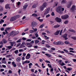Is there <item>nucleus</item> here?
Listing matches in <instances>:
<instances>
[{
  "mask_svg": "<svg viewBox=\"0 0 76 76\" xmlns=\"http://www.w3.org/2000/svg\"><path fill=\"white\" fill-rule=\"evenodd\" d=\"M10 5L9 4H7L5 5V7L6 9H10Z\"/></svg>",
  "mask_w": 76,
  "mask_h": 76,
  "instance_id": "14",
  "label": "nucleus"
},
{
  "mask_svg": "<svg viewBox=\"0 0 76 76\" xmlns=\"http://www.w3.org/2000/svg\"><path fill=\"white\" fill-rule=\"evenodd\" d=\"M68 54H69L70 55H71V56H74V54H73L72 53H70V52H69L67 53Z\"/></svg>",
  "mask_w": 76,
  "mask_h": 76,
  "instance_id": "42",
  "label": "nucleus"
},
{
  "mask_svg": "<svg viewBox=\"0 0 76 76\" xmlns=\"http://www.w3.org/2000/svg\"><path fill=\"white\" fill-rule=\"evenodd\" d=\"M72 60L74 62H76V59H73Z\"/></svg>",
  "mask_w": 76,
  "mask_h": 76,
  "instance_id": "63",
  "label": "nucleus"
},
{
  "mask_svg": "<svg viewBox=\"0 0 76 76\" xmlns=\"http://www.w3.org/2000/svg\"><path fill=\"white\" fill-rule=\"evenodd\" d=\"M20 57H18V58H17L16 59V61H17V62H20Z\"/></svg>",
  "mask_w": 76,
  "mask_h": 76,
  "instance_id": "17",
  "label": "nucleus"
},
{
  "mask_svg": "<svg viewBox=\"0 0 76 76\" xmlns=\"http://www.w3.org/2000/svg\"><path fill=\"white\" fill-rule=\"evenodd\" d=\"M26 46L22 45L21 44L20 45V48H24V47H25Z\"/></svg>",
  "mask_w": 76,
  "mask_h": 76,
  "instance_id": "24",
  "label": "nucleus"
},
{
  "mask_svg": "<svg viewBox=\"0 0 76 76\" xmlns=\"http://www.w3.org/2000/svg\"><path fill=\"white\" fill-rule=\"evenodd\" d=\"M32 29H33V31H34V32H36V31H37V28L34 29V28H33Z\"/></svg>",
  "mask_w": 76,
  "mask_h": 76,
  "instance_id": "39",
  "label": "nucleus"
},
{
  "mask_svg": "<svg viewBox=\"0 0 76 76\" xmlns=\"http://www.w3.org/2000/svg\"><path fill=\"white\" fill-rule=\"evenodd\" d=\"M69 31L70 32H74V33L75 32V31L72 29H69Z\"/></svg>",
  "mask_w": 76,
  "mask_h": 76,
  "instance_id": "38",
  "label": "nucleus"
},
{
  "mask_svg": "<svg viewBox=\"0 0 76 76\" xmlns=\"http://www.w3.org/2000/svg\"><path fill=\"white\" fill-rule=\"evenodd\" d=\"M61 61H62V60H60L58 61H57V62L58 63H59V64H61Z\"/></svg>",
  "mask_w": 76,
  "mask_h": 76,
  "instance_id": "35",
  "label": "nucleus"
},
{
  "mask_svg": "<svg viewBox=\"0 0 76 76\" xmlns=\"http://www.w3.org/2000/svg\"><path fill=\"white\" fill-rule=\"evenodd\" d=\"M3 11V8L2 7H0V12H2Z\"/></svg>",
  "mask_w": 76,
  "mask_h": 76,
  "instance_id": "33",
  "label": "nucleus"
},
{
  "mask_svg": "<svg viewBox=\"0 0 76 76\" xmlns=\"http://www.w3.org/2000/svg\"><path fill=\"white\" fill-rule=\"evenodd\" d=\"M66 3V1L64 0H62L61 2V3H62L63 4H64V3Z\"/></svg>",
  "mask_w": 76,
  "mask_h": 76,
  "instance_id": "36",
  "label": "nucleus"
},
{
  "mask_svg": "<svg viewBox=\"0 0 76 76\" xmlns=\"http://www.w3.org/2000/svg\"><path fill=\"white\" fill-rule=\"evenodd\" d=\"M19 52L20 53V52H23L24 50H23V49H20L19 50Z\"/></svg>",
  "mask_w": 76,
  "mask_h": 76,
  "instance_id": "43",
  "label": "nucleus"
},
{
  "mask_svg": "<svg viewBox=\"0 0 76 76\" xmlns=\"http://www.w3.org/2000/svg\"><path fill=\"white\" fill-rule=\"evenodd\" d=\"M2 41L4 44H6V43H7V41H6V40H5V39H3Z\"/></svg>",
  "mask_w": 76,
  "mask_h": 76,
  "instance_id": "26",
  "label": "nucleus"
},
{
  "mask_svg": "<svg viewBox=\"0 0 76 76\" xmlns=\"http://www.w3.org/2000/svg\"><path fill=\"white\" fill-rule=\"evenodd\" d=\"M60 27V25H57L54 26V28H58Z\"/></svg>",
  "mask_w": 76,
  "mask_h": 76,
  "instance_id": "31",
  "label": "nucleus"
},
{
  "mask_svg": "<svg viewBox=\"0 0 76 76\" xmlns=\"http://www.w3.org/2000/svg\"><path fill=\"white\" fill-rule=\"evenodd\" d=\"M58 4V1L54 3V7H56V6H57V5Z\"/></svg>",
  "mask_w": 76,
  "mask_h": 76,
  "instance_id": "18",
  "label": "nucleus"
},
{
  "mask_svg": "<svg viewBox=\"0 0 76 76\" xmlns=\"http://www.w3.org/2000/svg\"><path fill=\"white\" fill-rule=\"evenodd\" d=\"M35 35L36 37V38H38V37H39V36L38 35V34H37V33H35Z\"/></svg>",
  "mask_w": 76,
  "mask_h": 76,
  "instance_id": "46",
  "label": "nucleus"
},
{
  "mask_svg": "<svg viewBox=\"0 0 76 76\" xmlns=\"http://www.w3.org/2000/svg\"><path fill=\"white\" fill-rule=\"evenodd\" d=\"M64 43L66 44H70V43L68 41H66Z\"/></svg>",
  "mask_w": 76,
  "mask_h": 76,
  "instance_id": "37",
  "label": "nucleus"
},
{
  "mask_svg": "<svg viewBox=\"0 0 76 76\" xmlns=\"http://www.w3.org/2000/svg\"><path fill=\"white\" fill-rule=\"evenodd\" d=\"M56 12L59 13H61L62 11L64 10V8H62L61 6H58L57 7L56 10Z\"/></svg>",
  "mask_w": 76,
  "mask_h": 76,
  "instance_id": "1",
  "label": "nucleus"
},
{
  "mask_svg": "<svg viewBox=\"0 0 76 76\" xmlns=\"http://www.w3.org/2000/svg\"><path fill=\"white\" fill-rule=\"evenodd\" d=\"M69 16L68 15H62L61 17V18L62 19H67L68 18H69Z\"/></svg>",
  "mask_w": 76,
  "mask_h": 76,
  "instance_id": "4",
  "label": "nucleus"
},
{
  "mask_svg": "<svg viewBox=\"0 0 76 76\" xmlns=\"http://www.w3.org/2000/svg\"><path fill=\"white\" fill-rule=\"evenodd\" d=\"M32 16H33L34 17H36L37 16V14L35 13H33L32 15Z\"/></svg>",
  "mask_w": 76,
  "mask_h": 76,
  "instance_id": "27",
  "label": "nucleus"
},
{
  "mask_svg": "<svg viewBox=\"0 0 76 76\" xmlns=\"http://www.w3.org/2000/svg\"><path fill=\"white\" fill-rule=\"evenodd\" d=\"M31 58V54L29 53H28L26 56V60H28Z\"/></svg>",
  "mask_w": 76,
  "mask_h": 76,
  "instance_id": "8",
  "label": "nucleus"
},
{
  "mask_svg": "<svg viewBox=\"0 0 76 76\" xmlns=\"http://www.w3.org/2000/svg\"><path fill=\"white\" fill-rule=\"evenodd\" d=\"M62 32H63V30L62 29L61 30V31L59 35H61V34H62Z\"/></svg>",
  "mask_w": 76,
  "mask_h": 76,
  "instance_id": "51",
  "label": "nucleus"
},
{
  "mask_svg": "<svg viewBox=\"0 0 76 76\" xmlns=\"http://www.w3.org/2000/svg\"><path fill=\"white\" fill-rule=\"evenodd\" d=\"M60 31V30L57 31L55 33V35H58V34H59V33Z\"/></svg>",
  "mask_w": 76,
  "mask_h": 76,
  "instance_id": "20",
  "label": "nucleus"
},
{
  "mask_svg": "<svg viewBox=\"0 0 76 76\" xmlns=\"http://www.w3.org/2000/svg\"><path fill=\"white\" fill-rule=\"evenodd\" d=\"M20 16V15H16L15 16V18H19Z\"/></svg>",
  "mask_w": 76,
  "mask_h": 76,
  "instance_id": "47",
  "label": "nucleus"
},
{
  "mask_svg": "<svg viewBox=\"0 0 76 76\" xmlns=\"http://www.w3.org/2000/svg\"><path fill=\"white\" fill-rule=\"evenodd\" d=\"M40 18H41V17H39L37 18V19H38V20H39L40 22L42 23L43 22L44 20H43V19H40Z\"/></svg>",
  "mask_w": 76,
  "mask_h": 76,
  "instance_id": "12",
  "label": "nucleus"
},
{
  "mask_svg": "<svg viewBox=\"0 0 76 76\" xmlns=\"http://www.w3.org/2000/svg\"><path fill=\"white\" fill-rule=\"evenodd\" d=\"M57 42H53V44H54L55 45H57Z\"/></svg>",
  "mask_w": 76,
  "mask_h": 76,
  "instance_id": "59",
  "label": "nucleus"
},
{
  "mask_svg": "<svg viewBox=\"0 0 76 76\" xmlns=\"http://www.w3.org/2000/svg\"><path fill=\"white\" fill-rule=\"evenodd\" d=\"M20 41H21V40L20 39H19L18 41H17V42H20Z\"/></svg>",
  "mask_w": 76,
  "mask_h": 76,
  "instance_id": "62",
  "label": "nucleus"
},
{
  "mask_svg": "<svg viewBox=\"0 0 76 76\" xmlns=\"http://www.w3.org/2000/svg\"><path fill=\"white\" fill-rule=\"evenodd\" d=\"M50 7H49L47 9L45 10V11L43 12V13H44V15H47V14H48V13H49V12H50Z\"/></svg>",
  "mask_w": 76,
  "mask_h": 76,
  "instance_id": "3",
  "label": "nucleus"
},
{
  "mask_svg": "<svg viewBox=\"0 0 76 76\" xmlns=\"http://www.w3.org/2000/svg\"><path fill=\"white\" fill-rule=\"evenodd\" d=\"M11 56H12V55H8L6 56V57L7 58V57H10Z\"/></svg>",
  "mask_w": 76,
  "mask_h": 76,
  "instance_id": "40",
  "label": "nucleus"
},
{
  "mask_svg": "<svg viewBox=\"0 0 76 76\" xmlns=\"http://www.w3.org/2000/svg\"><path fill=\"white\" fill-rule=\"evenodd\" d=\"M62 66H64L65 65V64L63 62L60 65Z\"/></svg>",
  "mask_w": 76,
  "mask_h": 76,
  "instance_id": "49",
  "label": "nucleus"
},
{
  "mask_svg": "<svg viewBox=\"0 0 76 76\" xmlns=\"http://www.w3.org/2000/svg\"><path fill=\"white\" fill-rule=\"evenodd\" d=\"M2 62L4 64H6V61H2Z\"/></svg>",
  "mask_w": 76,
  "mask_h": 76,
  "instance_id": "50",
  "label": "nucleus"
},
{
  "mask_svg": "<svg viewBox=\"0 0 76 76\" xmlns=\"http://www.w3.org/2000/svg\"><path fill=\"white\" fill-rule=\"evenodd\" d=\"M37 6V4H34L32 6L33 8H35Z\"/></svg>",
  "mask_w": 76,
  "mask_h": 76,
  "instance_id": "32",
  "label": "nucleus"
},
{
  "mask_svg": "<svg viewBox=\"0 0 76 76\" xmlns=\"http://www.w3.org/2000/svg\"><path fill=\"white\" fill-rule=\"evenodd\" d=\"M50 16V14H48V15H46V17L47 18H49Z\"/></svg>",
  "mask_w": 76,
  "mask_h": 76,
  "instance_id": "48",
  "label": "nucleus"
},
{
  "mask_svg": "<svg viewBox=\"0 0 76 76\" xmlns=\"http://www.w3.org/2000/svg\"><path fill=\"white\" fill-rule=\"evenodd\" d=\"M71 5H72V3H70L69 4H68L67 6V7H68V8H69V7H70L71 6Z\"/></svg>",
  "mask_w": 76,
  "mask_h": 76,
  "instance_id": "28",
  "label": "nucleus"
},
{
  "mask_svg": "<svg viewBox=\"0 0 76 76\" xmlns=\"http://www.w3.org/2000/svg\"><path fill=\"white\" fill-rule=\"evenodd\" d=\"M21 71V70H20V69H19L18 70V71L19 75H20V71Z\"/></svg>",
  "mask_w": 76,
  "mask_h": 76,
  "instance_id": "58",
  "label": "nucleus"
},
{
  "mask_svg": "<svg viewBox=\"0 0 76 76\" xmlns=\"http://www.w3.org/2000/svg\"><path fill=\"white\" fill-rule=\"evenodd\" d=\"M45 26V24H42L39 27V28H42L44 27V26Z\"/></svg>",
  "mask_w": 76,
  "mask_h": 76,
  "instance_id": "23",
  "label": "nucleus"
},
{
  "mask_svg": "<svg viewBox=\"0 0 76 76\" xmlns=\"http://www.w3.org/2000/svg\"><path fill=\"white\" fill-rule=\"evenodd\" d=\"M67 69L68 70H69V71H71V70L72 69V68H68Z\"/></svg>",
  "mask_w": 76,
  "mask_h": 76,
  "instance_id": "53",
  "label": "nucleus"
},
{
  "mask_svg": "<svg viewBox=\"0 0 76 76\" xmlns=\"http://www.w3.org/2000/svg\"><path fill=\"white\" fill-rule=\"evenodd\" d=\"M45 62H46V63L50 64V62L49 61L46 60L45 61Z\"/></svg>",
  "mask_w": 76,
  "mask_h": 76,
  "instance_id": "60",
  "label": "nucleus"
},
{
  "mask_svg": "<svg viewBox=\"0 0 76 76\" xmlns=\"http://www.w3.org/2000/svg\"><path fill=\"white\" fill-rule=\"evenodd\" d=\"M48 66L50 68H52V66H51V65H50V64H48Z\"/></svg>",
  "mask_w": 76,
  "mask_h": 76,
  "instance_id": "45",
  "label": "nucleus"
},
{
  "mask_svg": "<svg viewBox=\"0 0 76 76\" xmlns=\"http://www.w3.org/2000/svg\"><path fill=\"white\" fill-rule=\"evenodd\" d=\"M64 23L65 24H67V23H68V21L66 20V21H65L64 22Z\"/></svg>",
  "mask_w": 76,
  "mask_h": 76,
  "instance_id": "56",
  "label": "nucleus"
},
{
  "mask_svg": "<svg viewBox=\"0 0 76 76\" xmlns=\"http://www.w3.org/2000/svg\"><path fill=\"white\" fill-rule=\"evenodd\" d=\"M37 23L35 22H32L31 25L33 27H35L37 25Z\"/></svg>",
  "mask_w": 76,
  "mask_h": 76,
  "instance_id": "6",
  "label": "nucleus"
},
{
  "mask_svg": "<svg viewBox=\"0 0 76 76\" xmlns=\"http://www.w3.org/2000/svg\"><path fill=\"white\" fill-rule=\"evenodd\" d=\"M21 3L20 2H18L16 3V6L17 7H19Z\"/></svg>",
  "mask_w": 76,
  "mask_h": 76,
  "instance_id": "13",
  "label": "nucleus"
},
{
  "mask_svg": "<svg viewBox=\"0 0 76 76\" xmlns=\"http://www.w3.org/2000/svg\"><path fill=\"white\" fill-rule=\"evenodd\" d=\"M12 64L13 65L14 67H16V64H15V62L13 61L12 63Z\"/></svg>",
  "mask_w": 76,
  "mask_h": 76,
  "instance_id": "22",
  "label": "nucleus"
},
{
  "mask_svg": "<svg viewBox=\"0 0 76 76\" xmlns=\"http://www.w3.org/2000/svg\"><path fill=\"white\" fill-rule=\"evenodd\" d=\"M55 20L56 21V22H59V23L61 22V19L58 17L56 18H55Z\"/></svg>",
  "mask_w": 76,
  "mask_h": 76,
  "instance_id": "7",
  "label": "nucleus"
},
{
  "mask_svg": "<svg viewBox=\"0 0 76 76\" xmlns=\"http://www.w3.org/2000/svg\"><path fill=\"white\" fill-rule=\"evenodd\" d=\"M71 38H72V39H76V37H71Z\"/></svg>",
  "mask_w": 76,
  "mask_h": 76,
  "instance_id": "55",
  "label": "nucleus"
},
{
  "mask_svg": "<svg viewBox=\"0 0 76 76\" xmlns=\"http://www.w3.org/2000/svg\"><path fill=\"white\" fill-rule=\"evenodd\" d=\"M14 33H15V31H12L11 33H10V35H12L13 34H14Z\"/></svg>",
  "mask_w": 76,
  "mask_h": 76,
  "instance_id": "41",
  "label": "nucleus"
},
{
  "mask_svg": "<svg viewBox=\"0 0 76 76\" xmlns=\"http://www.w3.org/2000/svg\"><path fill=\"white\" fill-rule=\"evenodd\" d=\"M45 55H46V56H47V57H51V55H50L48 53H45Z\"/></svg>",
  "mask_w": 76,
  "mask_h": 76,
  "instance_id": "25",
  "label": "nucleus"
},
{
  "mask_svg": "<svg viewBox=\"0 0 76 76\" xmlns=\"http://www.w3.org/2000/svg\"><path fill=\"white\" fill-rule=\"evenodd\" d=\"M28 5H25L23 7V9L25 10L28 7Z\"/></svg>",
  "mask_w": 76,
  "mask_h": 76,
  "instance_id": "21",
  "label": "nucleus"
},
{
  "mask_svg": "<svg viewBox=\"0 0 76 76\" xmlns=\"http://www.w3.org/2000/svg\"><path fill=\"white\" fill-rule=\"evenodd\" d=\"M63 44H64V42H62L59 41L57 42V45H63Z\"/></svg>",
  "mask_w": 76,
  "mask_h": 76,
  "instance_id": "9",
  "label": "nucleus"
},
{
  "mask_svg": "<svg viewBox=\"0 0 76 76\" xmlns=\"http://www.w3.org/2000/svg\"><path fill=\"white\" fill-rule=\"evenodd\" d=\"M15 53L16 54H18L19 53V51H18V50H17L15 51Z\"/></svg>",
  "mask_w": 76,
  "mask_h": 76,
  "instance_id": "30",
  "label": "nucleus"
},
{
  "mask_svg": "<svg viewBox=\"0 0 76 76\" xmlns=\"http://www.w3.org/2000/svg\"><path fill=\"white\" fill-rule=\"evenodd\" d=\"M64 51L65 52V53H68V50H67L66 49H64Z\"/></svg>",
  "mask_w": 76,
  "mask_h": 76,
  "instance_id": "52",
  "label": "nucleus"
},
{
  "mask_svg": "<svg viewBox=\"0 0 76 76\" xmlns=\"http://www.w3.org/2000/svg\"><path fill=\"white\" fill-rule=\"evenodd\" d=\"M10 45H11V46H9L7 47V48H8V49H11L12 48V47L13 46V44H15L14 42H10Z\"/></svg>",
  "mask_w": 76,
  "mask_h": 76,
  "instance_id": "5",
  "label": "nucleus"
},
{
  "mask_svg": "<svg viewBox=\"0 0 76 76\" xmlns=\"http://www.w3.org/2000/svg\"><path fill=\"white\" fill-rule=\"evenodd\" d=\"M57 52L59 53H61V54H64V52L63 51H61L60 50L58 51Z\"/></svg>",
  "mask_w": 76,
  "mask_h": 76,
  "instance_id": "19",
  "label": "nucleus"
},
{
  "mask_svg": "<svg viewBox=\"0 0 76 76\" xmlns=\"http://www.w3.org/2000/svg\"><path fill=\"white\" fill-rule=\"evenodd\" d=\"M16 19V18L15 17V16L11 18L10 19V21H14V20H15Z\"/></svg>",
  "mask_w": 76,
  "mask_h": 76,
  "instance_id": "10",
  "label": "nucleus"
},
{
  "mask_svg": "<svg viewBox=\"0 0 76 76\" xmlns=\"http://www.w3.org/2000/svg\"><path fill=\"white\" fill-rule=\"evenodd\" d=\"M26 54L25 53H23V57H25V56H26Z\"/></svg>",
  "mask_w": 76,
  "mask_h": 76,
  "instance_id": "57",
  "label": "nucleus"
},
{
  "mask_svg": "<svg viewBox=\"0 0 76 76\" xmlns=\"http://www.w3.org/2000/svg\"><path fill=\"white\" fill-rule=\"evenodd\" d=\"M4 21L3 20L1 19V20L0 21V24L3 23Z\"/></svg>",
  "mask_w": 76,
  "mask_h": 76,
  "instance_id": "34",
  "label": "nucleus"
},
{
  "mask_svg": "<svg viewBox=\"0 0 76 76\" xmlns=\"http://www.w3.org/2000/svg\"><path fill=\"white\" fill-rule=\"evenodd\" d=\"M75 10V6L74 5L73 6L72 8L71 9V12H73L74 10Z\"/></svg>",
  "mask_w": 76,
  "mask_h": 76,
  "instance_id": "16",
  "label": "nucleus"
},
{
  "mask_svg": "<svg viewBox=\"0 0 76 76\" xmlns=\"http://www.w3.org/2000/svg\"><path fill=\"white\" fill-rule=\"evenodd\" d=\"M39 42V41L38 40H35V44H37V43H38Z\"/></svg>",
  "mask_w": 76,
  "mask_h": 76,
  "instance_id": "44",
  "label": "nucleus"
},
{
  "mask_svg": "<svg viewBox=\"0 0 76 76\" xmlns=\"http://www.w3.org/2000/svg\"><path fill=\"white\" fill-rule=\"evenodd\" d=\"M67 34H65L64 36H63V37L65 38V39L67 40L68 39V38H67Z\"/></svg>",
  "mask_w": 76,
  "mask_h": 76,
  "instance_id": "15",
  "label": "nucleus"
},
{
  "mask_svg": "<svg viewBox=\"0 0 76 76\" xmlns=\"http://www.w3.org/2000/svg\"><path fill=\"white\" fill-rule=\"evenodd\" d=\"M47 6V3L46 2H45L40 7L39 9L41 11H43V10H44V9Z\"/></svg>",
  "mask_w": 76,
  "mask_h": 76,
  "instance_id": "2",
  "label": "nucleus"
},
{
  "mask_svg": "<svg viewBox=\"0 0 76 76\" xmlns=\"http://www.w3.org/2000/svg\"><path fill=\"white\" fill-rule=\"evenodd\" d=\"M31 45V43H27L26 44V45L28 46V45Z\"/></svg>",
  "mask_w": 76,
  "mask_h": 76,
  "instance_id": "54",
  "label": "nucleus"
},
{
  "mask_svg": "<svg viewBox=\"0 0 76 76\" xmlns=\"http://www.w3.org/2000/svg\"><path fill=\"white\" fill-rule=\"evenodd\" d=\"M30 63V61L28 60H26L25 61H23L22 62L23 64H27V63Z\"/></svg>",
  "mask_w": 76,
  "mask_h": 76,
  "instance_id": "11",
  "label": "nucleus"
},
{
  "mask_svg": "<svg viewBox=\"0 0 76 76\" xmlns=\"http://www.w3.org/2000/svg\"><path fill=\"white\" fill-rule=\"evenodd\" d=\"M44 37L45 39H49V37H47V36L44 35Z\"/></svg>",
  "mask_w": 76,
  "mask_h": 76,
  "instance_id": "29",
  "label": "nucleus"
},
{
  "mask_svg": "<svg viewBox=\"0 0 76 76\" xmlns=\"http://www.w3.org/2000/svg\"><path fill=\"white\" fill-rule=\"evenodd\" d=\"M31 75L32 76H35V74L33 73H32L31 74Z\"/></svg>",
  "mask_w": 76,
  "mask_h": 76,
  "instance_id": "64",
  "label": "nucleus"
},
{
  "mask_svg": "<svg viewBox=\"0 0 76 76\" xmlns=\"http://www.w3.org/2000/svg\"><path fill=\"white\" fill-rule=\"evenodd\" d=\"M30 33H33V32H34V30H31L30 31Z\"/></svg>",
  "mask_w": 76,
  "mask_h": 76,
  "instance_id": "61",
  "label": "nucleus"
}]
</instances>
